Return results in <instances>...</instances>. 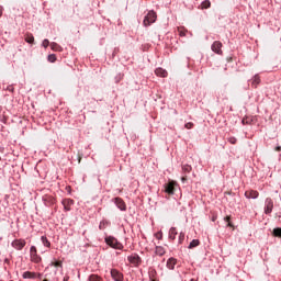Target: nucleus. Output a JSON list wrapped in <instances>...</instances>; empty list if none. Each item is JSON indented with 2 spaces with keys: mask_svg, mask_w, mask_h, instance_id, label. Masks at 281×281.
I'll return each instance as SVG.
<instances>
[{
  "mask_svg": "<svg viewBox=\"0 0 281 281\" xmlns=\"http://www.w3.org/2000/svg\"><path fill=\"white\" fill-rule=\"evenodd\" d=\"M186 128L190 130V128H194V123L189 122L184 125Z\"/></svg>",
  "mask_w": 281,
  "mask_h": 281,
  "instance_id": "2f4dec72",
  "label": "nucleus"
},
{
  "mask_svg": "<svg viewBox=\"0 0 281 281\" xmlns=\"http://www.w3.org/2000/svg\"><path fill=\"white\" fill-rule=\"evenodd\" d=\"M50 48L53 49V52H63V47L56 44V42L50 43Z\"/></svg>",
  "mask_w": 281,
  "mask_h": 281,
  "instance_id": "6ab92c4d",
  "label": "nucleus"
},
{
  "mask_svg": "<svg viewBox=\"0 0 281 281\" xmlns=\"http://www.w3.org/2000/svg\"><path fill=\"white\" fill-rule=\"evenodd\" d=\"M182 171H183V172H187V173L192 172V166H190V165H183V166H182Z\"/></svg>",
  "mask_w": 281,
  "mask_h": 281,
  "instance_id": "b1692460",
  "label": "nucleus"
},
{
  "mask_svg": "<svg viewBox=\"0 0 281 281\" xmlns=\"http://www.w3.org/2000/svg\"><path fill=\"white\" fill-rule=\"evenodd\" d=\"M199 245H201V241H199V239H193L190 244L188 249H194V247H199Z\"/></svg>",
  "mask_w": 281,
  "mask_h": 281,
  "instance_id": "aec40b11",
  "label": "nucleus"
},
{
  "mask_svg": "<svg viewBox=\"0 0 281 281\" xmlns=\"http://www.w3.org/2000/svg\"><path fill=\"white\" fill-rule=\"evenodd\" d=\"M227 142H229V144L235 145L238 142V139H236V137H234V136H231V137H228Z\"/></svg>",
  "mask_w": 281,
  "mask_h": 281,
  "instance_id": "c756f323",
  "label": "nucleus"
},
{
  "mask_svg": "<svg viewBox=\"0 0 281 281\" xmlns=\"http://www.w3.org/2000/svg\"><path fill=\"white\" fill-rule=\"evenodd\" d=\"M22 278H24V280H32L34 278H36V273L35 272H30V271H25L23 274H22Z\"/></svg>",
  "mask_w": 281,
  "mask_h": 281,
  "instance_id": "2eb2a0df",
  "label": "nucleus"
},
{
  "mask_svg": "<svg viewBox=\"0 0 281 281\" xmlns=\"http://www.w3.org/2000/svg\"><path fill=\"white\" fill-rule=\"evenodd\" d=\"M127 260L134 267H139L142 265V257L137 254H133L127 257Z\"/></svg>",
  "mask_w": 281,
  "mask_h": 281,
  "instance_id": "20e7f679",
  "label": "nucleus"
},
{
  "mask_svg": "<svg viewBox=\"0 0 281 281\" xmlns=\"http://www.w3.org/2000/svg\"><path fill=\"white\" fill-rule=\"evenodd\" d=\"M3 16V7L0 5V18Z\"/></svg>",
  "mask_w": 281,
  "mask_h": 281,
  "instance_id": "4c0bfd02",
  "label": "nucleus"
},
{
  "mask_svg": "<svg viewBox=\"0 0 281 281\" xmlns=\"http://www.w3.org/2000/svg\"><path fill=\"white\" fill-rule=\"evenodd\" d=\"M246 199H258L259 193L258 191L249 190L245 192Z\"/></svg>",
  "mask_w": 281,
  "mask_h": 281,
  "instance_id": "f8f14e48",
  "label": "nucleus"
},
{
  "mask_svg": "<svg viewBox=\"0 0 281 281\" xmlns=\"http://www.w3.org/2000/svg\"><path fill=\"white\" fill-rule=\"evenodd\" d=\"M25 42L30 44L34 43V35H32V33H27L25 35Z\"/></svg>",
  "mask_w": 281,
  "mask_h": 281,
  "instance_id": "412c9836",
  "label": "nucleus"
},
{
  "mask_svg": "<svg viewBox=\"0 0 281 281\" xmlns=\"http://www.w3.org/2000/svg\"><path fill=\"white\" fill-rule=\"evenodd\" d=\"M186 32H188V31H186V29H183V27H178L179 36H186Z\"/></svg>",
  "mask_w": 281,
  "mask_h": 281,
  "instance_id": "c85d7f7f",
  "label": "nucleus"
},
{
  "mask_svg": "<svg viewBox=\"0 0 281 281\" xmlns=\"http://www.w3.org/2000/svg\"><path fill=\"white\" fill-rule=\"evenodd\" d=\"M30 258L31 262H34L35 265H38L42 262L43 258L38 255V250H36L35 246H32L30 249Z\"/></svg>",
  "mask_w": 281,
  "mask_h": 281,
  "instance_id": "7ed1b4c3",
  "label": "nucleus"
},
{
  "mask_svg": "<svg viewBox=\"0 0 281 281\" xmlns=\"http://www.w3.org/2000/svg\"><path fill=\"white\" fill-rule=\"evenodd\" d=\"M48 63H56V56L54 54L48 55Z\"/></svg>",
  "mask_w": 281,
  "mask_h": 281,
  "instance_id": "7c9ffc66",
  "label": "nucleus"
},
{
  "mask_svg": "<svg viewBox=\"0 0 281 281\" xmlns=\"http://www.w3.org/2000/svg\"><path fill=\"white\" fill-rule=\"evenodd\" d=\"M105 243L106 245H109V247H112V249H124V246L122 245V243L117 241L115 237H111V236L106 237Z\"/></svg>",
  "mask_w": 281,
  "mask_h": 281,
  "instance_id": "f03ea898",
  "label": "nucleus"
},
{
  "mask_svg": "<svg viewBox=\"0 0 281 281\" xmlns=\"http://www.w3.org/2000/svg\"><path fill=\"white\" fill-rule=\"evenodd\" d=\"M89 281H102V278H100L98 274H91L89 277Z\"/></svg>",
  "mask_w": 281,
  "mask_h": 281,
  "instance_id": "a878e982",
  "label": "nucleus"
},
{
  "mask_svg": "<svg viewBox=\"0 0 281 281\" xmlns=\"http://www.w3.org/2000/svg\"><path fill=\"white\" fill-rule=\"evenodd\" d=\"M156 238H158V240H161V234H157Z\"/></svg>",
  "mask_w": 281,
  "mask_h": 281,
  "instance_id": "a19ab883",
  "label": "nucleus"
},
{
  "mask_svg": "<svg viewBox=\"0 0 281 281\" xmlns=\"http://www.w3.org/2000/svg\"><path fill=\"white\" fill-rule=\"evenodd\" d=\"M271 212H273V200L268 198L266 200L265 214H271Z\"/></svg>",
  "mask_w": 281,
  "mask_h": 281,
  "instance_id": "1a4fd4ad",
  "label": "nucleus"
},
{
  "mask_svg": "<svg viewBox=\"0 0 281 281\" xmlns=\"http://www.w3.org/2000/svg\"><path fill=\"white\" fill-rule=\"evenodd\" d=\"M176 265H177V259L171 257L167 260V268L168 269H171V270L175 269Z\"/></svg>",
  "mask_w": 281,
  "mask_h": 281,
  "instance_id": "4468645a",
  "label": "nucleus"
},
{
  "mask_svg": "<svg viewBox=\"0 0 281 281\" xmlns=\"http://www.w3.org/2000/svg\"><path fill=\"white\" fill-rule=\"evenodd\" d=\"M212 52L214 54H218L220 56H223V43L221 41H215L211 46Z\"/></svg>",
  "mask_w": 281,
  "mask_h": 281,
  "instance_id": "39448f33",
  "label": "nucleus"
},
{
  "mask_svg": "<svg viewBox=\"0 0 281 281\" xmlns=\"http://www.w3.org/2000/svg\"><path fill=\"white\" fill-rule=\"evenodd\" d=\"M274 150H277V153H280L281 146H277Z\"/></svg>",
  "mask_w": 281,
  "mask_h": 281,
  "instance_id": "58836bf2",
  "label": "nucleus"
},
{
  "mask_svg": "<svg viewBox=\"0 0 281 281\" xmlns=\"http://www.w3.org/2000/svg\"><path fill=\"white\" fill-rule=\"evenodd\" d=\"M78 161H79V164H80V161H82V157H80V156H79V159H78Z\"/></svg>",
  "mask_w": 281,
  "mask_h": 281,
  "instance_id": "37998d69",
  "label": "nucleus"
},
{
  "mask_svg": "<svg viewBox=\"0 0 281 281\" xmlns=\"http://www.w3.org/2000/svg\"><path fill=\"white\" fill-rule=\"evenodd\" d=\"M273 236H276L277 238H281V228H274L273 229Z\"/></svg>",
  "mask_w": 281,
  "mask_h": 281,
  "instance_id": "bb28decb",
  "label": "nucleus"
},
{
  "mask_svg": "<svg viewBox=\"0 0 281 281\" xmlns=\"http://www.w3.org/2000/svg\"><path fill=\"white\" fill-rule=\"evenodd\" d=\"M114 203L122 212L126 211V203L122 198H115Z\"/></svg>",
  "mask_w": 281,
  "mask_h": 281,
  "instance_id": "9d476101",
  "label": "nucleus"
},
{
  "mask_svg": "<svg viewBox=\"0 0 281 281\" xmlns=\"http://www.w3.org/2000/svg\"><path fill=\"white\" fill-rule=\"evenodd\" d=\"M182 183H186V181H188V178L187 177H182Z\"/></svg>",
  "mask_w": 281,
  "mask_h": 281,
  "instance_id": "ea45409f",
  "label": "nucleus"
},
{
  "mask_svg": "<svg viewBox=\"0 0 281 281\" xmlns=\"http://www.w3.org/2000/svg\"><path fill=\"white\" fill-rule=\"evenodd\" d=\"M111 278L114 281H124V274L122 272H120L117 269L111 270Z\"/></svg>",
  "mask_w": 281,
  "mask_h": 281,
  "instance_id": "0eeeda50",
  "label": "nucleus"
},
{
  "mask_svg": "<svg viewBox=\"0 0 281 281\" xmlns=\"http://www.w3.org/2000/svg\"><path fill=\"white\" fill-rule=\"evenodd\" d=\"M183 240H186V233H180L178 240L179 245H183Z\"/></svg>",
  "mask_w": 281,
  "mask_h": 281,
  "instance_id": "cd10ccee",
  "label": "nucleus"
},
{
  "mask_svg": "<svg viewBox=\"0 0 281 281\" xmlns=\"http://www.w3.org/2000/svg\"><path fill=\"white\" fill-rule=\"evenodd\" d=\"M155 21H157V13L155 11H149L144 19L143 24L145 27H148V25H153Z\"/></svg>",
  "mask_w": 281,
  "mask_h": 281,
  "instance_id": "f257e3e1",
  "label": "nucleus"
},
{
  "mask_svg": "<svg viewBox=\"0 0 281 281\" xmlns=\"http://www.w3.org/2000/svg\"><path fill=\"white\" fill-rule=\"evenodd\" d=\"M52 266H53V267H63V261H55V262H52Z\"/></svg>",
  "mask_w": 281,
  "mask_h": 281,
  "instance_id": "473e14b6",
  "label": "nucleus"
},
{
  "mask_svg": "<svg viewBox=\"0 0 281 281\" xmlns=\"http://www.w3.org/2000/svg\"><path fill=\"white\" fill-rule=\"evenodd\" d=\"M175 186H177V182L169 181L167 184H165V192L167 194H175Z\"/></svg>",
  "mask_w": 281,
  "mask_h": 281,
  "instance_id": "6e6552de",
  "label": "nucleus"
},
{
  "mask_svg": "<svg viewBox=\"0 0 281 281\" xmlns=\"http://www.w3.org/2000/svg\"><path fill=\"white\" fill-rule=\"evenodd\" d=\"M43 281H49V280H47V279H44Z\"/></svg>",
  "mask_w": 281,
  "mask_h": 281,
  "instance_id": "49530a36",
  "label": "nucleus"
},
{
  "mask_svg": "<svg viewBox=\"0 0 281 281\" xmlns=\"http://www.w3.org/2000/svg\"><path fill=\"white\" fill-rule=\"evenodd\" d=\"M61 203L64 205V210L66 212H69L71 210V205L74 204V200H71V199H64Z\"/></svg>",
  "mask_w": 281,
  "mask_h": 281,
  "instance_id": "9b49d317",
  "label": "nucleus"
},
{
  "mask_svg": "<svg viewBox=\"0 0 281 281\" xmlns=\"http://www.w3.org/2000/svg\"><path fill=\"white\" fill-rule=\"evenodd\" d=\"M64 281H69V277H65V278H64Z\"/></svg>",
  "mask_w": 281,
  "mask_h": 281,
  "instance_id": "79ce46f5",
  "label": "nucleus"
},
{
  "mask_svg": "<svg viewBox=\"0 0 281 281\" xmlns=\"http://www.w3.org/2000/svg\"><path fill=\"white\" fill-rule=\"evenodd\" d=\"M224 221L226 223H228L227 227H232L234 229V224H232V222H229V221H232V216L228 215V216L224 217Z\"/></svg>",
  "mask_w": 281,
  "mask_h": 281,
  "instance_id": "393cba45",
  "label": "nucleus"
},
{
  "mask_svg": "<svg viewBox=\"0 0 281 281\" xmlns=\"http://www.w3.org/2000/svg\"><path fill=\"white\" fill-rule=\"evenodd\" d=\"M42 243L44 247H52V243H49V240L45 236H42Z\"/></svg>",
  "mask_w": 281,
  "mask_h": 281,
  "instance_id": "5701e85b",
  "label": "nucleus"
},
{
  "mask_svg": "<svg viewBox=\"0 0 281 281\" xmlns=\"http://www.w3.org/2000/svg\"><path fill=\"white\" fill-rule=\"evenodd\" d=\"M169 238H170V240H175V238H177V228L176 227L170 228Z\"/></svg>",
  "mask_w": 281,
  "mask_h": 281,
  "instance_id": "f3484780",
  "label": "nucleus"
},
{
  "mask_svg": "<svg viewBox=\"0 0 281 281\" xmlns=\"http://www.w3.org/2000/svg\"><path fill=\"white\" fill-rule=\"evenodd\" d=\"M102 227H103L102 224H100L99 228L102 229Z\"/></svg>",
  "mask_w": 281,
  "mask_h": 281,
  "instance_id": "a18cd8bd",
  "label": "nucleus"
},
{
  "mask_svg": "<svg viewBox=\"0 0 281 281\" xmlns=\"http://www.w3.org/2000/svg\"><path fill=\"white\" fill-rule=\"evenodd\" d=\"M9 91H14V88H9Z\"/></svg>",
  "mask_w": 281,
  "mask_h": 281,
  "instance_id": "c03bdc74",
  "label": "nucleus"
},
{
  "mask_svg": "<svg viewBox=\"0 0 281 281\" xmlns=\"http://www.w3.org/2000/svg\"><path fill=\"white\" fill-rule=\"evenodd\" d=\"M43 47L47 48L49 47V40H44L42 43Z\"/></svg>",
  "mask_w": 281,
  "mask_h": 281,
  "instance_id": "72a5a7b5",
  "label": "nucleus"
},
{
  "mask_svg": "<svg viewBox=\"0 0 281 281\" xmlns=\"http://www.w3.org/2000/svg\"><path fill=\"white\" fill-rule=\"evenodd\" d=\"M241 123L245 125V124H249V119H243Z\"/></svg>",
  "mask_w": 281,
  "mask_h": 281,
  "instance_id": "c9c22d12",
  "label": "nucleus"
},
{
  "mask_svg": "<svg viewBox=\"0 0 281 281\" xmlns=\"http://www.w3.org/2000/svg\"><path fill=\"white\" fill-rule=\"evenodd\" d=\"M259 82H260V76L256 75L252 78V87H258Z\"/></svg>",
  "mask_w": 281,
  "mask_h": 281,
  "instance_id": "4be33fe9",
  "label": "nucleus"
},
{
  "mask_svg": "<svg viewBox=\"0 0 281 281\" xmlns=\"http://www.w3.org/2000/svg\"><path fill=\"white\" fill-rule=\"evenodd\" d=\"M155 270H151L150 272H149V276H150V278H154L155 277Z\"/></svg>",
  "mask_w": 281,
  "mask_h": 281,
  "instance_id": "e433bc0d",
  "label": "nucleus"
},
{
  "mask_svg": "<svg viewBox=\"0 0 281 281\" xmlns=\"http://www.w3.org/2000/svg\"><path fill=\"white\" fill-rule=\"evenodd\" d=\"M124 78V75L120 74L117 77H116V82H120V80H122Z\"/></svg>",
  "mask_w": 281,
  "mask_h": 281,
  "instance_id": "f704fd0d",
  "label": "nucleus"
},
{
  "mask_svg": "<svg viewBox=\"0 0 281 281\" xmlns=\"http://www.w3.org/2000/svg\"><path fill=\"white\" fill-rule=\"evenodd\" d=\"M201 10H207L210 8H212V2H210V0H204L201 4H200Z\"/></svg>",
  "mask_w": 281,
  "mask_h": 281,
  "instance_id": "dca6fc26",
  "label": "nucleus"
},
{
  "mask_svg": "<svg viewBox=\"0 0 281 281\" xmlns=\"http://www.w3.org/2000/svg\"><path fill=\"white\" fill-rule=\"evenodd\" d=\"M156 76H158L159 78H166L168 76V71H166V69L164 68H157L155 70Z\"/></svg>",
  "mask_w": 281,
  "mask_h": 281,
  "instance_id": "ddd939ff",
  "label": "nucleus"
},
{
  "mask_svg": "<svg viewBox=\"0 0 281 281\" xmlns=\"http://www.w3.org/2000/svg\"><path fill=\"white\" fill-rule=\"evenodd\" d=\"M0 161H1V157H0Z\"/></svg>",
  "mask_w": 281,
  "mask_h": 281,
  "instance_id": "de8ad7c7",
  "label": "nucleus"
},
{
  "mask_svg": "<svg viewBox=\"0 0 281 281\" xmlns=\"http://www.w3.org/2000/svg\"><path fill=\"white\" fill-rule=\"evenodd\" d=\"M11 245H12L13 249L21 251V249H23V247H25L26 243H25V239H15L12 241Z\"/></svg>",
  "mask_w": 281,
  "mask_h": 281,
  "instance_id": "423d86ee",
  "label": "nucleus"
},
{
  "mask_svg": "<svg viewBox=\"0 0 281 281\" xmlns=\"http://www.w3.org/2000/svg\"><path fill=\"white\" fill-rule=\"evenodd\" d=\"M155 254H156V256H164L166 254V249L161 246H157Z\"/></svg>",
  "mask_w": 281,
  "mask_h": 281,
  "instance_id": "a211bd4d",
  "label": "nucleus"
}]
</instances>
